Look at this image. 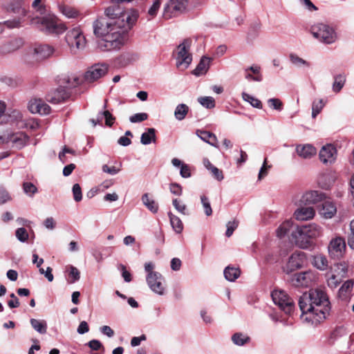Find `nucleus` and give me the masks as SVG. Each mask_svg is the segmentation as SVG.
Returning <instances> with one entry per match:
<instances>
[{
  "instance_id": "32",
  "label": "nucleus",
  "mask_w": 354,
  "mask_h": 354,
  "mask_svg": "<svg viewBox=\"0 0 354 354\" xmlns=\"http://www.w3.org/2000/svg\"><path fill=\"white\" fill-rule=\"evenodd\" d=\"M156 129L153 128H149L147 131L141 135L140 142L144 145H147L151 142H156Z\"/></svg>"
},
{
  "instance_id": "39",
  "label": "nucleus",
  "mask_w": 354,
  "mask_h": 354,
  "mask_svg": "<svg viewBox=\"0 0 354 354\" xmlns=\"http://www.w3.org/2000/svg\"><path fill=\"white\" fill-rule=\"evenodd\" d=\"M103 118L105 119V124L108 127H111L115 120V117L109 111L106 110L102 112H100L97 114V120L99 122H102Z\"/></svg>"
},
{
  "instance_id": "17",
  "label": "nucleus",
  "mask_w": 354,
  "mask_h": 354,
  "mask_svg": "<svg viewBox=\"0 0 354 354\" xmlns=\"http://www.w3.org/2000/svg\"><path fill=\"white\" fill-rule=\"evenodd\" d=\"M306 261V257L304 252H295L289 257L288 261L283 270L287 273L292 272L301 268Z\"/></svg>"
},
{
  "instance_id": "41",
  "label": "nucleus",
  "mask_w": 354,
  "mask_h": 354,
  "mask_svg": "<svg viewBox=\"0 0 354 354\" xmlns=\"http://www.w3.org/2000/svg\"><path fill=\"white\" fill-rule=\"evenodd\" d=\"M289 59L292 64L297 67L305 66L307 68L310 67V63L307 62L306 60L299 57L295 53H290L289 55Z\"/></svg>"
},
{
  "instance_id": "14",
  "label": "nucleus",
  "mask_w": 354,
  "mask_h": 354,
  "mask_svg": "<svg viewBox=\"0 0 354 354\" xmlns=\"http://www.w3.org/2000/svg\"><path fill=\"white\" fill-rule=\"evenodd\" d=\"M315 274L312 270L295 273L290 278V283L295 287H309L315 281Z\"/></svg>"
},
{
  "instance_id": "42",
  "label": "nucleus",
  "mask_w": 354,
  "mask_h": 354,
  "mask_svg": "<svg viewBox=\"0 0 354 354\" xmlns=\"http://www.w3.org/2000/svg\"><path fill=\"white\" fill-rule=\"evenodd\" d=\"M353 287V281L348 280L344 283L339 290V297L342 299H346L348 295L352 291Z\"/></svg>"
},
{
  "instance_id": "46",
  "label": "nucleus",
  "mask_w": 354,
  "mask_h": 354,
  "mask_svg": "<svg viewBox=\"0 0 354 354\" xmlns=\"http://www.w3.org/2000/svg\"><path fill=\"white\" fill-rule=\"evenodd\" d=\"M327 283L331 288H335L341 282L343 278L337 277L336 274L327 273Z\"/></svg>"
},
{
  "instance_id": "62",
  "label": "nucleus",
  "mask_w": 354,
  "mask_h": 354,
  "mask_svg": "<svg viewBox=\"0 0 354 354\" xmlns=\"http://www.w3.org/2000/svg\"><path fill=\"white\" fill-rule=\"evenodd\" d=\"M87 345L93 351H98L103 347L102 344L97 339H92L87 343Z\"/></svg>"
},
{
  "instance_id": "50",
  "label": "nucleus",
  "mask_w": 354,
  "mask_h": 354,
  "mask_svg": "<svg viewBox=\"0 0 354 354\" xmlns=\"http://www.w3.org/2000/svg\"><path fill=\"white\" fill-rule=\"evenodd\" d=\"M172 204L174 205V207H175V209L180 213H181L182 214H184V215H187L188 214V212H187V206L184 203H182L180 202V201H179L178 199L177 198H175L172 201Z\"/></svg>"
},
{
  "instance_id": "40",
  "label": "nucleus",
  "mask_w": 354,
  "mask_h": 354,
  "mask_svg": "<svg viewBox=\"0 0 354 354\" xmlns=\"http://www.w3.org/2000/svg\"><path fill=\"white\" fill-rule=\"evenodd\" d=\"M143 204L153 213H156L158 210V205L154 200L149 197L148 194H145L142 196Z\"/></svg>"
},
{
  "instance_id": "22",
  "label": "nucleus",
  "mask_w": 354,
  "mask_h": 354,
  "mask_svg": "<svg viewBox=\"0 0 354 354\" xmlns=\"http://www.w3.org/2000/svg\"><path fill=\"white\" fill-rule=\"evenodd\" d=\"M23 44L21 39L15 38L11 39L0 46V53L3 55L12 53L21 47Z\"/></svg>"
},
{
  "instance_id": "7",
  "label": "nucleus",
  "mask_w": 354,
  "mask_h": 354,
  "mask_svg": "<svg viewBox=\"0 0 354 354\" xmlns=\"http://www.w3.org/2000/svg\"><path fill=\"white\" fill-rule=\"evenodd\" d=\"M311 33L315 38L326 44H331L337 39L335 30L325 24H315L311 27Z\"/></svg>"
},
{
  "instance_id": "2",
  "label": "nucleus",
  "mask_w": 354,
  "mask_h": 354,
  "mask_svg": "<svg viewBox=\"0 0 354 354\" xmlns=\"http://www.w3.org/2000/svg\"><path fill=\"white\" fill-rule=\"evenodd\" d=\"M301 317L304 321L317 325L325 320L330 315V303L324 291L310 290L304 293L299 299Z\"/></svg>"
},
{
  "instance_id": "47",
  "label": "nucleus",
  "mask_w": 354,
  "mask_h": 354,
  "mask_svg": "<svg viewBox=\"0 0 354 354\" xmlns=\"http://www.w3.org/2000/svg\"><path fill=\"white\" fill-rule=\"evenodd\" d=\"M198 102L206 109H212L215 106V100L212 97L206 96L198 98Z\"/></svg>"
},
{
  "instance_id": "13",
  "label": "nucleus",
  "mask_w": 354,
  "mask_h": 354,
  "mask_svg": "<svg viewBox=\"0 0 354 354\" xmlns=\"http://www.w3.org/2000/svg\"><path fill=\"white\" fill-rule=\"evenodd\" d=\"M29 137L24 132L15 133H5L0 136V141L2 143H11L12 147L21 149L28 142Z\"/></svg>"
},
{
  "instance_id": "61",
  "label": "nucleus",
  "mask_w": 354,
  "mask_h": 354,
  "mask_svg": "<svg viewBox=\"0 0 354 354\" xmlns=\"http://www.w3.org/2000/svg\"><path fill=\"white\" fill-rule=\"evenodd\" d=\"M269 168H270V166L267 165V159L266 158L263 161L262 167H261V169L259 170V176H258L259 180H261L267 176L268 170L269 169Z\"/></svg>"
},
{
  "instance_id": "9",
  "label": "nucleus",
  "mask_w": 354,
  "mask_h": 354,
  "mask_svg": "<svg viewBox=\"0 0 354 354\" xmlns=\"http://www.w3.org/2000/svg\"><path fill=\"white\" fill-rule=\"evenodd\" d=\"M274 303L286 314L290 315L295 309V302L283 290H275L271 293Z\"/></svg>"
},
{
  "instance_id": "52",
  "label": "nucleus",
  "mask_w": 354,
  "mask_h": 354,
  "mask_svg": "<svg viewBox=\"0 0 354 354\" xmlns=\"http://www.w3.org/2000/svg\"><path fill=\"white\" fill-rule=\"evenodd\" d=\"M17 239L20 242H26L29 237L27 230L24 227H19L15 232Z\"/></svg>"
},
{
  "instance_id": "63",
  "label": "nucleus",
  "mask_w": 354,
  "mask_h": 354,
  "mask_svg": "<svg viewBox=\"0 0 354 354\" xmlns=\"http://www.w3.org/2000/svg\"><path fill=\"white\" fill-rule=\"evenodd\" d=\"M180 174L183 178H189L191 176L189 167L186 164H183L180 167Z\"/></svg>"
},
{
  "instance_id": "28",
  "label": "nucleus",
  "mask_w": 354,
  "mask_h": 354,
  "mask_svg": "<svg viewBox=\"0 0 354 354\" xmlns=\"http://www.w3.org/2000/svg\"><path fill=\"white\" fill-rule=\"evenodd\" d=\"M210 62L211 59L209 57L206 56L202 57L197 66L193 71L192 73L196 76H200L201 75L205 74L209 68Z\"/></svg>"
},
{
  "instance_id": "38",
  "label": "nucleus",
  "mask_w": 354,
  "mask_h": 354,
  "mask_svg": "<svg viewBox=\"0 0 354 354\" xmlns=\"http://www.w3.org/2000/svg\"><path fill=\"white\" fill-rule=\"evenodd\" d=\"M189 112V106L185 104H179L175 109L174 116L177 120L181 121L185 118Z\"/></svg>"
},
{
  "instance_id": "35",
  "label": "nucleus",
  "mask_w": 354,
  "mask_h": 354,
  "mask_svg": "<svg viewBox=\"0 0 354 354\" xmlns=\"http://www.w3.org/2000/svg\"><path fill=\"white\" fill-rule=\"evenodd\" d=\"M225 278L229 281H234L240 276L241 271L239 268L235 267L227 266L223 272Z\"/></svg>"
},
{
  "instance_id": "25",
  "label": "nucleus",
  "mask_w": 354,
  "mask_h": 354,
  "mask_svg": "<svg viewBox=\"0 0 354 354\" xmlns=\"http://www.w3.org/2000/svg\"><path fill=\"white\" fill-rule=\"evenodd\" d=\"M315 214V211L312 206H301L295 210L294 216L297 220L306 221L313 218Z\"/></svg>"
},
{
  "instance_id": "59",
  "label": "nucleus",
  "mask_w": 354,
  "mask_h": 354,
  "mask_svg": "<svg viewBox=\"0 0 354 354\" xmlns=\"http://www.w3.org/2000/svg\"><path fill=\"white\" fill-rule=\"evenodd\" d=\"M351 233L348 237V246L354 250V219H353L349 225Z\"/></svg>"
},
{
  "instance_id": "60",
  "label": "nucleus",
  "mask_w": 354,
  "mask_h": 354,
  "mask_svg": "<svg viewBox=\"0 0 354 354\" xmlns=\"http://www.w3.org/2000/svg\"><path fill=\"white\" fill-rule=\"evenodd\" d=\"M102 170L104 173L113 176L120 172V168H118L115 166L109 167L107 165H104L102 167Z\"/></svg>"
},
{
  "instance_id": "57",
  "label": "nucleus",
  "mask_w": 354,
  "mask_h": 354,
  "mask_svg": "<svg viewBox=\"0 0 354 354\" xmlns=\"http://www.w3.org/2000/svg\"><path fill=\"white\" fill-rule=\"evenodd\" d=\"M23 189L24 192L32 196L37 192V187L31 183H24L23 185Z\"/></svg>"
},
{
  "instance_id": "58",
  "label": "nucleus",
  "mask_w": 354,
  "mask_h": 354,
  "mask_svg": "<svg viewBox=\"0 0 354 354\" xmlns=\"http://www.w3.org/2000/svg\"><path fill=\"white\" fill-rule=\"evenodd\" d=\"M162 1H163V0H154L152 6L149 9V11H148L149 15L152 17L156 16Z\"/></svg>"
},
{
  "instance_id": "6",
  "label": "nucleus",
  "mask_w": 354,
  "mask_h": 354,
  "mask_svg": "<svg viewBox=\"0 0 354 354\" xmlns=\"http://www.w3.org/2000/svg\"><path fill=\"white\" fill-rule=\"evenodd\" d=\"M35 23L37 28L46 34H62L66 30L64 24H57L56 23L55 17L53 15H48L37 18Z\"/></svg>"
},
{
  "instance_id": "43",
  "label": "nucleus",
  "mask_w": 354,
  "mask_h": 354,
  "mask_svg": "<svg viewBox=\"0 0 354 354\" xmlns=\"http://www.w3.org/2000/svg\"><path fill=\"white\" fill-rule=\"evenodd\" d=\"M292 228V223L289 221H286L281 224L276 230L277 236L279 238L284 237L288 234Z\"/></svg>"
},
{
  "instance_id": "8",
  "label": "nucleus",
  "mask_w": 354,
  "mask_h": 354,
  "mask_svg": "<svg viewBox=\"0 0 354 354\" xmlns=\"http://www.w3.org/2000/svg\"><path fill=\"white\" fill-rule=\"evenodd\" d=\"M65 39L71 50L74 53L86 47V40L80 28H74L68 31Z\"/></svg>"
},
{
  "instance_id": "45",
  "label": "nucleus",
  "mask_w": 354,
  "mask_h": 354,
  "mask_svg": "<svg viewBox=\"0 0 354 354\" xmlns=\"http://www.w3.org/2000/svg\"><path fill=\"white\" fill-rule=\"evenodd\" d=\"M232 341L237 346H243L250 341V337L241 333H236L232 337Z\"/></svg>"
},
{
  "instance_id": "44",
  "label": "nucleus",
  "mask_w": 354,
  "mask_h": 354,
  "mask_svg": "<svg viewBox=\"0 0 354 354\" xmlns=\"http://www.w3.org/2000/svg\"><path fill=\"white\" fill-rule=\"evenodd\" d=\"M242 97L244 101L249 102L252 106L257 109L262 108L261 102L259 99L253 97L252 95L243 92L242 93Z\"/></svg>"
},
{
  "instance_id": "34",
  "label": "nucleus",
  "mask_w": 354,
  "mask_h": 354,
  "mask_svg": "<svg viewBox=\"0 0 354 354\" xmlns=\"http://www.w3.org/2000/svg\"><path fill=\"white\" fill-rule=\"evenodd\" d=\"M346 75L344 74H338L334 76V82L333 83L332 89L335 93H338L344 86L346 83Z\"/></svg>"
},
{
  "instance_id": "3",
  "label": "nucleus",
  "mask_w": 354,
  "mask_h": 354,
  "mask_svg": "<svg viewBox=\"0 0 354 354\" xmlns=\"http://www.w3.org/2000/svg\"><path fill=\"white\" fill-rule=\"evenodd\" d=\"M322 234V228L315 223L297 226L292 232L295 244L303 249L309 248L312 240L320 236Z\"/></svg>"
},
{
  "instance_id": "16",
  "label": "nucleus",
  "mask_w": 354,
  "mask_h": 354,
  "mask_svg": "<svg viewBox=\"0 0 354 354\" xmlns=\"http://www.w3.org/2000/svg\"><path fill=\"white\" fill-rule=\"evenodd\" d=\"M108 68L109 66L106 64H95L85 73L84 79L88 82L96 81L106 74Z\"/></svg>"
},
{
  "instance_id": "54",
  "label": "nucleus",
  "mask_w": 354,
  "mask_h": 354,
  "mask_svg": "<svg viewBox=\"0 0 354 354\" xmlns=\"http://www.w3.org/2000/svg\"><path fill=\"white\" fill-rule=\"evenodd\" d=\"M239 225V221L236 219L233 221H229L226 224L227 230L225 232V235L227 237H230L232 235L234 231L237 228Z\"/></svg>"
},
{
  "instance_id": "30",
  "label": "nucleus",
  "mask_w": 354,
  "mask_h": 354,
  "mask_svg": "<svg viewBox=\"0 0 354 354\" xmlns=\"http://www.w3.org/2000/svg\"><path fill=\"white\" fill-rule=\"evenodd\" d=\"M196 135L204 142L212 146L217 147V138L214 133L207 131L197 130Z\"/></svg>"
},
{
  "instance_id": "37",
  "label": "nucleus",
  "mask_w": 354,
  "mask_h": 354,
  "mask_svg": "<svg viewBox=\"0 0 354 354\" xmlns=\"http://www.w3.org/2000/svg\"><path fill=\"white\" fill-rule=\"evenodd\" d=\"M168 216L169 218L171 225L174 230L176 233H181L182 231L183 230V224L181 220L177 216L173 214L171 212L168 213Z\"/></svg>"
},
{
  "instance_id": "18",
  "label": "nucleus",
  "mask_w": 354,
  "mask_h": 354,
  "mask_svg": "<svg viewBox=\"0 0 354 354\" xmlns=\"http://www.w3.org/2000/svg\"><path fill=\"white\" fill-rule=\"evenodd\" d=\"M319 159L324 164H332L337 158V149L334 145L328 144L321 149L319 153Z\"/></svg>"
},
{
  "instance_id": "20",
  "label": "nucleus",
  "mask_w": 354,
  "mask_h": 354,
  "mask_svg": "<svg viewBox=\"0 0 354 354\" xmlns=\"http://www.w3.org/2000/svg\"><path fill=\"white\" fill-rule=\"evenodd\" d=\"M55 49L48 44H39L35 47L33 55L37 60H43L53 55Z\"/></svg>"
},
{
  "instance_id": "21",
  "label": "nucleus",
  "mask_w": 354,
  "mask_h": 354,
  "mask_svg": "<svg viewBox=\"0 0 354 354\" xmlns=\"http://www.w3.org/2000/svg\"><path fill=\"white\" fill-rule=\"evenodd\" d=\"M324 198V194L318 191H310L305 193L300 199L301 205H308L320 202Z\"/></svg>"
},
{
  "instance_id": "55",
  "label": "nucleus",
  "mask_w": 354,
  "mask_h": 354,
  "mask_svg": "<svg viewBox=\"0 0 354 354\" xmlns=\"http://www.w3.org/2000/svg\"><path fill=\"white\" fill-rule=\"evenodd\" d=\"M148 118V115L146 113H138L131 115L129 120L132 123L141 122Z\"/></svg>"
},
{
  "instance_id": "53",
  "label": "nucleus",
  "mask_w": 354,
  "mask_h": 354,
  "mask_svg": "<svg viewBox=\"0 0 354 354\" xmlns=\"http://www.w3.org/2000/svg\"><path fill=\"white\" fill-rule=\"evenodd\" d=\"M268 104L272 109L281 111L283 109V103L278 98H270L268 100Z\"/></svg>"
},
{
  "instance_id": "12",
  "label": "nucleus",
  "mask_w": 354,
  "mask_h": 354,
  "mask_svg": "<svg viewBox=\"0 0 354 354\" xmlns=\"http://www.w3.org/2000/svg\"><path fill=\"white\" fill-rule=\"evenodd\" d=\"M112 5L109 6L105 10V15L108 17L109 19L112 20H118L119 19H122L124 21H127V15L131 14V12H136L137 14L136 21L138 19L139 14L136 10H129L127 11H124L122 8L120 7V3L121 2H116V0H112Z\"/></svg>"
},
{
  "instance_id": "31",
  "label": "nucleus",
  "mask_w": 354,
  "mask_h": 354,
  "mask_svg": "<svg viewBox=\"0 0 354 354\" xmlns=\"http://www.w3.org/2000/svg\"><path fill=\"white\" fill-rule=\"evenodd\" d=\"M31 326L39 334L44 335L47 332V322L44 319L32 318L30 319Z\"/></svg>"
},
{
  "instance_id": "27",
  "label": "nucleus",
  "mask_w": 354,
  "mask_h": 354,
  "mask_svg": "<svg viewBox=\"0 0 354 354\" xmlns=\"http://www.w3.org/2000/svg\"><path fill=\"white\" fill-rule=\"evenodd\" d=\"M137 59V55L134 53L127 52L119 55L115 60L118 66L124 67Z\"/></svg>"
},
{
  "instance_id": "1",
  "label": "nucleus",
  "mask_w": 354,
  "mask_h": 354,
  "mask_svg": "<svg viewBox=\"0 0 354 354\" xmlns=\"http://www.w3.org/2000/svg\"><path fill=\"white\" fill-rule=\"evenodd\" d=\"M126 17L125 21L122 19L112 20L100 17L93 22V33L101 37L97 44L100 51L117 50L124 44L125 34L136 24L137 14L133 12Z\"/></svg>"
},
{
  "instance_id": "5",
  "label": "nucleus",
  "mask_w": 354,
  "mask_h": 354,
  "mask_svg": "<svg viewBox=\"0 0 354 354\" xmlns=\"http://www.w3.org/2000/svg\"><path fill=\"white\" fill-rule=\"evenodd\" d=\"M82 80L80 75L77 74H68L64 75L60 80V84H62L59 88L57 90V97H55L50 100L53 103H58L61 101H64L69 97V93L65 91L64 88H72L77 86L80 84Z\"/></svg>"
},
{
  "instance_id": "11",
  "label": "nucleus",
  "mask_w": 354,
  "mask_h": 354,
  "mask_svg": "<svg viewBox=\"0 0 354 354\" xmlns=\"http://www.w3.org/2000/svg\"><path fill=\"white\" fill-rule=\"evenodd\" d=\"M188 0H169L163 10V17L166 19L177 17L183 13L187 8Z\"/></svg>"
},
{
  "instance_id": "51",
  "label": "nucleus",
  "mask_w": 354,
  "mask_h": 354,
  "mask_svg": "<svg viewBox=\"0 0 354 354\" xmlns=\"http://www.w3.org/2000/svg\"><path fill=\"white\" fill-rule=\"evenodd\" d=\"M201 203L203 205L205 214L206 216H209L212 214V209L208 198L205 196H201Z\"/></svg>"
},
{
  "instance_id": "4",
  "label": "nucleus",
  "mask_w": 354,
  "mask_h": 354,
  "mask_svg": "<svg viewBox=\"0 0 354 354\" xmlns=\"http://www.w3.org/2000/svg\"><path fill=\"white\" fill-rule=\"evenodd\" d=\"M154 268V263L151 261L145 263V270L147 273L146 281L153 292L162 295L165 290V279L160 272L153 271Z\"/></svg>"
},
{
  "instance_id": "23",
  "label": "nucleus",
  "mask_w": 354,
  "mask_h": 354,
  "mask_svg": "<svg viewBox=\"0 0 354 354\" xmlns=\"http://www.w3.org/2000/svg\"><path fill=\"white\" fill-rule=\"evenodd\" d=\"M244 76L248 81L260 82L263 80V75L261 73V67L258 65H252L244 68Z\"/></svg>"
},
{
  "instance_id": "26",
  "label": "nucleus",
  "mask_w": 354,
  "mask_h": 354,
  "mask_svg": "<svg viewBox=\"0 0 354 354\" xmlns=\"http://www.w3.org/2000/svg\"><path fill=\"white\" fill-rule=\"evenodd\" d=\"M336 212V207L330 201H324L319 208V214L326 218H331Z\"/></svg>"
},
{
  "instance_id": "33",
  "label": "nucleus",
  "mask_w": 354,
  "mask_h": 354,
  "mask_svg": "<svg viewBox=\"0 0 354 354\" xmlns=\"http://www.w3.org/2000/svg\"><path fill=\"white\" fill-rule=\"evenodd\" d=\"M331 272L336 274L338 277L345 278L347 276L348 265L345 262L335 263L332 267Z\"/></svg>"
},
{
  "instance_id": "36",
  "label": "nucleus",
  "mask_w": 354,
  "mask_h": 354,
  "mask_svg": "<svg viewBox=\"0 0 354 354\" xmlns=\"http://www.w3.org/2000/svg\"><path fill=\"white\" fill-rule=\"evenodd\" d=\"M59 10L67 18H76L79 15V12L74 8L62 4L59 5Z\"/></svg>"
},
{
  "instance_id": "10",
  "label": "nucleus",
  "mask_w": 354,
  "mask_h": 354,
  "mask_svg": "<svg viewBox=\"0 0 354 354\" xmlns=\"http://www.w3.org/2000/svg\"><path fill=\"white\" fill-rule=\"evenodd\" d=\"M192 40L189 38L185 39L178 47L176 56V66L178 67L183 66L187 68L192 61V55L189 53Z\"/></svg>"
},
{
  "instance_id": "24",
  "label": "nucleus",
  "mask_w": 354,
  "mask_h": 354,
  "mask_svg": "<svg viewBox=\"0 0 354 354\" xmlns=\"http://www.w3.org/2000/svg\"><path fill=\"white\" fill-rule=\"evenodd\" d=\"M295 151L297 155L304 159H310L317 153L315 147L310 144L297 145Z\"/></svg>"
},
{
  "instance_id": "48",
  "label": "nucleus",
  "mask_w": 354,
  "mask_h": 354,
  "mask_svg": "<svg viewBox=\"0 0 354 354\" xmlns=\"http://www.w3.org/2000/svg\"><path fill=\"white\" fill-rule=\"evenodd\" d=\"M324 106L325 103L322 99H319L318 101H314L312 104V117L315 118L322 111Z\"/></svg>"
},
{
  "instance_id": "64",
  "label": "nucleus",
  "mask_w": 354,
  "mask_h": 354,
  "mask_svg": "<svg viewBox=\"0 0 354 354\" xmlns=\"http://www.w3.org/2000/svg\"><path fill=\"white\" fill-rule=\"evenodd\" d=\"M170 192L176 196H181L183 191L182 187L177 183H171L170 185Z\"/></svg>"
},
{
  "instance_id": "56",
  "label": "nucleus",
  "mask_w": 354,
  "mask_h": 354,
  "mask_svg": "<svg viewBox=\"0 0 354 354\" xmlns=\"http://www.w3.org/2000/svg\"><path fill=\"white\" fill-rule=\"evenodd\" d=\"M73 198L76 202H80L82 199V189L79 184L76 183L73 185Z\"/></svg>"
},
{
  "instance_id": "19",
  "label": "nucleus",
  "mask_w": 354,
  "mask_h": 354,
  "mask_svg": "<svg viewBox=\"0 0 354 354\" xmlns=\"http://www.w3.org/2000/svg\"><path fill=\"white\" fill-rule=\"evenodd\" d=\"M28 109L32 113L47 115L50 111V107L41 99H34L29 102Z\"/></svg>"
},
{
  "instance_id": "15",
  "label": "nucleus",
  "mask_w": 354,
  "mask_h": 354,
  "mask_svg": "<svg viewBox=\"0 0 354 354\" xmlns=\"http://www.w3.org/2000/svg\"><path fill=\"white\" fill-rule=\"evenodd\" d=\"M328 250L331 258H342L346 251V243L344 239L339 236L333 239L328 245Z\"/></svg>"
},
{
  "instance_id": "49",
  "label": "nucleus",
  "mask_w": 354,
  "mask_h": 354,
  "mask_svg": "<svg viewBox=\"0 0 354 354\" xmlns=\"http://www.w3.org/2000/svg\"><path fill=\"white\" fill-rule=\"evenodd\" d=\"M69 277H70V279H68V283H73L80 279V272L77 268H75L73 266H70Z\"/></svg>"
},
{
  "instance_id": "29",
  "label": "nucleus",
  "mask_w": 354,
  "mask_h": 354,
  "mask_svg": "<svg viewBox=\"0 0 354 354\" xmlns=\"http://www.w3.org/2000/svg\"><path fill=\"white\" fill-rule=\"evenodd\" d=\"M312 263L317 269L324 271L328 268V261L323 254H317L313 256Z\"/></svg>"
}]
</instances>
